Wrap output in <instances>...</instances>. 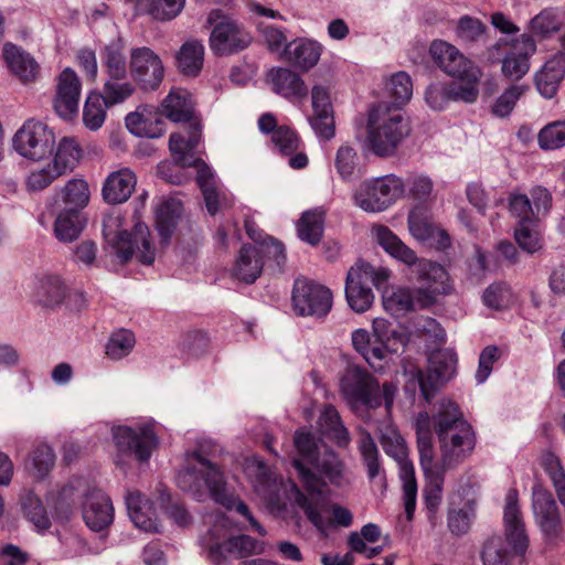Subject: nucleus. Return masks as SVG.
Returning a JSON list of instances; mask_svg holds the SVG:
<instances>
[{
  "label": "nucleus",
  "mask_w": 565,
  "mask_h": 565,
  "mask_svg": "<svg viewBox=\"0 0 565 565\" xmlns=\"http://www.w3.org/2000/svg\"><path fill=\"white\" fill-rule=\"evenodd\" d=\"M360 158L354 147L342 145L335 156V168L343 180H350L359 166Z\"/></svg>",
  "instance_id": "e2e57ef3"
},
{
  "label": "nucleus",
  "mask_w": 565,
  "mask_h": 565,
  "mask_svg": "<svg viewBox=\"0 0 565 565\" xmlns=\"http://www.w3.org/2000/svg\"><path fill=\"white\" fill-rule=\"evenodd\" d=\"M311 106L313 115L309 122L316 136L330 140L335 136L333 107L329 88L323 85H315L311 88Z\"/></svg>",
  "instance_id": "a211bd4d"
},
{
  "label": "nucleus",
  "mask_w": 565,
  "mask_h": 565,
  "mask_svg": "<svg viewBox=\"0 0 565 565\" xmlns=\"http://www.w3.org/2000/svg\"><path fill=\"white\" fill-rule=\"evenodd\" d=\"M127 129L137 138L158 139L166 131V121L153 107L141 105L125 118Z\"/></svg>",
  "instance_id": "aec40b11"
},
{
  "label": "nucleus",
  "mask_w": 565,
  "mask_h": 565,
  "mask_svg": "<svg viewBox=\"0 0 565 565\" xmlns=\"http://www.w3.org/2000/svg\"><path fill=\"white\" fill-rule=\"evenodd\" d=\"M434 429L439 443V460L434 461L433 438L417 439L419 465L426 478L440 491L444 475L456 467L459 449V407L455 402L443 399L434 415Z\"/></svg>",
  "instance_id": "20e7f679"
},
{
  "label": "nucleus",
  "mask_w": 565,
  "mask_h": 565,
  "mask_svg": "<svg viewBox=\"0 0 565 565\" xmlns=\"http://www.w3.org/2000/svg\"><path fill=\"white\" fill-rule=\"evenodd\" d=\"M66 288L62 280L55 276H45L40 279L36 288V299L44 307H55L63 302Z\"/></svg>",
  "instance_id": "c03bdc74"
},
{
  "label": "nucleus",
  "mask_w": 565,
  "mask_h": 565,
  "mask_svg": "<svg viewBox=\"0 0 565 565\" xmlns=\"http://www.w3.org/2000/svg\"><path fill=\"white\" fill-rule=\"evenodd\" d=\"M263 259L258 248L252 245H243L236 259L234 275L247 282H254L262 274Z\"/></svg>",
  "instance_id": "c9c22d12"
},
{
  "label": "nucleus",
  "mask_w": 565,
  "mask_h": 565,
  "mask_svg": "<svg viewBox=\"0 0 565 565\" xmlns=\"http://www.w3.org/2000/svg\"><path fill=\"white\" fill-rule=\"evenodd\" d=\"M324 212L321 209H313L302 213L297 222L298 237L315 246L323 234Z\"/></svg>",
  "instance_id": "79ce46f5"
},
{
  "label": "nucleus",
  "mask_w": 565,
  "mask_h": 565,
  "mask_svg": "<svg viewBox=\"0 0 565 565\" xmlns=\"http://www.w3.org/2000/svg\"><path fill=\"white\" fill-rule=\"evenodd\" d=\"M177 67L186 76H196L204 62V45L198 40H190L182 44L177 55Z\"/></svg>",
  "instance_id": "e433bc0d"
},
{
  "label": "nucleus",
  "mask_w": 565,
  "mask_h": 565,
  "mask_svg": "<svg viewBox=\"0 0 565 565\" xmlns=\"http://www.w3.org/2000/svg\"><path fill=\"white\" fill-rule=\"evenodd\" d=\"M383 450L393 458L398 466V476L403 483L405 513L408 520L413 519L416 508L417 482L415 468L408 459V450L404 438L392 426L381 433L380 438Z\"/></svg>",
  "instance_id": "9b49d317"
},
{
  "label": "nucleus",
  "mask_w": 565,
  "mask_h": 565,
  "mask_svg": "<svg viewBox=\"0 0 565 565\" xmlns=\"http://www.w3.org/2000/svg\"><path fill=\"white\" fill-rule=\"evenodd\" d=\"M532 505L541 530L547 536H556L561 529V520L552 493L541 487L534 488Z\"/></svg>",
  "instance_id": "b1692460"
},
{
  "label": "nucleus",
  "mask_w": 565,
  "mask_h": 565,
  "mask_svg": "<svg viewBox=\"0 0 565 565\" xmlns=\"http://www.w3.org/2000/svg\"><path fill=\"white\" fill-rule=\"evenodd\" d=\"M107 106L109 105L100 94L92 93L87 96L83 110V121L86 128L97 130L103 126Z\"/></svg>",
  "instance_id": "603ef678"
},
{
  "label": "nucleus",
  "mask_w": 565,
  "mask_h": 565,
  "mask_svg": "<svg viewBox=\"0 0 565 565\" xmlns=\"http://www.w3.org/2000/svg\"><path fill=\"white\" fill-rule=\"evenodd\" d=\"M429 55L441 72L452 78L457 77L459 74V51L455 45L444 40H435L429 46Z\"/></svg>",
  "instance_id": "ea45409f"
},
{
  "label": "nucleus",
  "mask_w": 565,
  "mask_h": 565,
  "mask_svg": "<svg viewBox=\"0 0 565 565\" xmlns=\"http://www.w3.org/2000/svg\"><path fill=\"white\" fill-rule=\"evenodd\" d=\"M136 90V86L125 79L108 78L103 88L102 97L109 105L121 104Z\"/></svg>",
  "instance_id": "bf43d9fd"
},
{
  "label": "nucleus",
  "mask_w": 565,
  "mask_h": 565,
  "mask_svg": "<svg viewBox=\"0 0 565 565\" xmlns=\"http://www.w3.org/2000/svg\"><path fill=\"white\" fill-rule=\"evenodd\" d=\"M2 55L10 71L22 83L29 84L39 79L41 67L30 53L12 43H6Z\"/></svg>",
  "instance_id": "393cba45"
},
{
  "label": "nucleus",
  "mask_w": 565,
  "mask_h": 565,
  "mask_svg": "<svg viewBox=\"0 0 565 565\" xmlns=\"http://www.w3.org/2000/svg\"><path fill=\"white\" fill-rule=\"evenodd\" d=\"M129 74L140 89L153 92L163 82L164 65L151 47L136 46L129 52Z\"/></svg>",
  "instance_id": "2eb2a0df"
},
{
  "label": "nucleus",
  "mask_w": 565,
  "mask_h": 565,
  "mask_svg": "<svg viewBox=\"0 0 565 565\" xmlns=\"http://www.w3.org/2000/svg\"><path fill=\"white\" fill-rule=\"evenodd\" d=\"M377 243L395 259L412 267V274L419 288H396L383 296V306L393 316H403L416 308H428L436 302L438 295L449 294L451 285L446 269L439 264L418 258L416 253L405 245L388 227L380 225L374 228Z\"/></svg>",
  "instance_id": "f03ea898"
},
{
  "label": "nucleus",
  "mask_w": 565,
  "mask_h": 565,
  "mask_svg": "<svg viewBox=\"0 0 565 565\" xmlns=\"http://www.w3.org/2000/svg\"><path fill=\"white\" fill-rule=\"evenodd\" d=\"M198 143H169L174 163L181 168L193 167L196 169V179L203 168L211 169L196 151Z\"/></svg>",
  "instance_id": "3c124183"
},
{
  "label": "nucleus",
  "mask_w": 565,
  "mask_h": 565,
  "mask_svg": "<svg viewBox=\"0 0 565 565\" xmlns=\"http://www.w3.org/2000/svg\"><path fill=\"white\" fill-rule=\"evenodd\" d=\"M55 455L46 444L38 445L30 455L29 469L38 478H43L54 467Z\"/></svg>",
  "instance_id": "13d9d810"
},
{
  "label": "nucleus",
  "mask_w": 565,
  "mask_h": 565,
  "mask_svg": "<svg viewBox=\"0 0 565 565\" xmlns=\"http://www.w3.org/2000/svg\"><path fill=\"white\" fill-rule=\"evenodd\" d=\"M294 444L297 456L294 458L292 465L306 490L302 492L294 484L296 505L303 511L308 521L318 531L323 532L328 527L329 522L324 519L323 513L329 509L335 525L349 527L353 521L351 511L338 503L329 504L323 492L327 482L337 488L350 483L345 463L322 440L317 439L309 431L297 430Z\"/></svg>",
  "instance_id": "f257e3e1"
},
{
  "label": "nucleus",
  "mask_w": 565,
  "mask_h": 565,
  "mask_svg": "<svg viewBox=\"0 0 565 565\" xmlns=\"http://www.w3.org/2000/svg\"><path fill=\"white\" fill-rule=\"evenodd\" d=\"M503 529V534H492L483 541L480 550L482 565H515L525 555L529 536L515 489L505 494Z\"/></svg>",
  "instance_id": "423d86ee"
},
{
  "label": "nucleus",
  "mask_w": 565,
  "mask_h": 565,
  "mask_svg": "<svg viewBox=\"0 0 565 565\" xmlns=\"http://www.w3.org/2000/svg\"><path fill=\"white\" fill-rule=\"evenodd\" d=\"M206 21L212 26L210 47L217 55L236 53L252 42L249 32L238 21L218 10L211 11Z\"/></svg>",
  "instance_id": "ddd939ff"
},
{
  "label": "nucleus",
  "mask_w": 565,
  "mask_h": 565,
  "mask_svg": "<svg viewBox=\"0 0 565 565\" xmlns=\"http://www.w3.org/2000/svg\"><path fill=\"white\" fill-rule=\"evenodd\" d=\"M196 182L210 215H215L218 211L232 206V195L218 183L212 169L203 168Z\"/></svg>",
  "instance_id": "bb28decb"
},
{
  "label": "nucleus",
  "mask_w": 565,
  "mask_h": 565,
  "mask_svg": "<svg viewBox=\"0 0 565 565\" xmlns=\"http://www.w3.org/2000/svg\"><path fill=\"white\" fill-rule=\"evenodd\" d=\"M386 88L394 99V105L403 106L407 104L413 96V82L411 76L403 71L396 72L388 78Z\"/></svg>",
  "instance_id": "864d4df0"
},
{
  "label": "nucleus",
  "mask_w": 565,
  "mask_h": 565,
  "mask_svg": "<svg viewBox=\"0 0 565 565\" xmlns=\"http://www.w3.org/2000/svg\"><path fill=\"white\" fill-rule=\"evenodd\" d=\"M22 507L25 516L39 531L47 530L51 525L50 519L41 500L33 493H28L22 499Z\"/></svg>",
  "instance_id": "052dcab7"
},
{
  "label": "nucleus",
  "mask_w": 565,
  "mask_h": 565,
  "mask_svg": "<svg viewBox=\"0 0 565 565\" xmlns=\"http://www.w3.org/2000/svg\"><path fill=\"white\" fill-rule=\"evenodd\" d=\"M177 482L182 491L191 493L198 501H202L207 491L215 503L226 510H235L259 535H266V530L256 521L248 507L230 490L220 467L206 458L202 450L188 456L184 468L178 473Z\"/></svg>",
  "instance_id": "7ed1b4c3"
},
{
  "label": "nucleus",
  "mask_w": 565,
  "mask_h": 565,
  "mask_svg": "<svg viewBox=\"0 0 565 565\" xmlns=\"http://www.w3.org/2000/svg\"><path fill=\"white\" fill-rule=\"evenodd\" d=\"M245 472L257 494L266 503L275 505L279 500V484L267 465L257 458H252L246 462Z\"/></svg>",
  "instance_id": "5701e85b"
},
{
  "label": "nucleus",
  "mask_w": 565,
  "mask_h": 565,
  "mask_svg": "<svg viewBox=\"0 0 565 565\" xmlns=\"http://www.w3.org/2000/svg\"><path fill=\"white\" fill-rule=\"evenodd\" d=\"M345 297L349 306L356 312L366 311L374 300L370 284L353 267L347 274Z\"/></svg>",
  "instance_id": "473e14b6"
},
{
  "label": "nucleus",
  "mask_w": 565,
  "mask_h": 565,
  "mask_svg": "<svg viewBox=\"0 0 565 565\" xmlns=\"http://www.w3.org/2000/svg\"><path fill=\"white\" fill-rule=\"evenodd\" d=\"M126 505L129 518L138 529L151 533L160 531L152 503L143 498L140 492H129L126 495Z\"/></svg>",
  "instance_id": "c85d7f7f"
},
{
  "label": "nucleus",
  "mask_w": 565,
  "mask_h": 565,
  "mask_svg": "<svg viewBox=\"0 0 565 565\" xmlns=\"http://www.w3.org/2000/svg\"><path fill=\"white\" fill-rule=\"evenodd\" d=\"M196 182L210 215H215L218 211L232 206V195L218 183L212 169L203 168Z\"/></svg>",
  "instance_id": "a878e982"
},
{
  "label": "nucleus",
  "mask_w": 565,
  "mask_h": 565,
  "mask_svg": "<svg viewBox=\"0 0 565 565\" xmlns=\"http://www.w3.org/2000/svg\"><path fill=\"white\" fill-rule=\"evenodd\" d=\"M358 138L365 141H403L411 134L407 118L391 110L386 103L372 106L366 117L355 121Z\"/></svg>",
  "instance_id": "9d476101"
},
{
  "label": "nucleus",
  "mask_w": 565,
  "mask_h": 565,
  "mask_svg": "<svg viewBox=\"0 0 565 565\" xmlns=\"http://www.w3.org/2000/svg\"><path fill=\"white\" fill-rule=\"evenodd\" d=\"M340 391L352 408L358 406L376 408L384 401L385 407L390 409L396 386L386 382L381 390L380 383L371 373L360 366L350 365L340 380Z\"/></svg>",
  "instance_id": "1a4fd4ad"
},
{
  "label": "nucleus",
  "mask_w": 565,
  "mask_h": 565,
  "mask_svg": "<svg viewBox=\"0 0 565 565\" xmlns=\"http://www.w3.org/2000/svg\"><path fill=\"white\" fill-rule=\"evenodd\" d=\"M514 301V294L507 281H494L482 294L483 305L493 310L509 308Z\"/></svg>",
  "instance_id": "a18cd8bd"
},
{
  "label": "nucleus",
  "mask_w": 565,
  "mask_h": 565,
  "mask_svg": "<svg viewBox=\"0 0 565 565\" xmlns=\"http://www.w3.org/2000/svg\"><path fill=\"white\" fill-rule=\"evenodd\" d=\"M359 451L362 457L363 463L367 470L370 480H374L384 473L380 461V452L377 446L367 431H362L359 440Z\"/></svg>",
  "instance_id": "de8ad7c7"
},
{
  "label": "nucleus",
  "mask_w": 565,
  "mask_h": 565,
  "mask_svg": "<svg viewBox=\"0 0 565 565\" xmlns=\"http://www.w3.org/2000/svg\"><path fill=\"white\" fill-rule=\"evenodd\" d=\"M83 519L93 531L107 529L114 520V507L110 499L102 490H90L83 503Z\"/></svg>",
  "instance_id": "412c9836"
},
{
  "label": "nucleus",
  "mask_w": 565,
  "mask_h": 565,
  "mask_svg": "<svg viewBox=\"0 0 565 565\" xmlns=\"http://www.w3.org/2000/svg\"><path fill=\"white\" fill-rule=\"evenodd\" d=\"M543 466L553 482L559 502L565 505V471L559 460L553 455H548L544 459Z\"/></svg>",
  "instance_id": "774afa93"
},
{
  "label": "nucleus",
  "mask_w": 565,
  "mask_h": 565,
  "mask_svg": "<svg viewBox=\"0 0 565 565\" xmlns=\"http://www.w3.org/2000/svg\"><path fill=\"white\" fill-rule=\"evenodd\" d=\"M12 147L24 159L41 166L25 178L28 192L46 189L58 177L73 171L83 156L78 143H12Z\"/></svg>",
  "instance_id": "39448f33"
},
{
  "label": "nucleus",
  "mask_w": 565,
  "mask_h": 565,
  "mask_svg": "<svg viewBox=\"0 0 565 565\" xmlns=\"http://www.w3.org/2000/svg\"><path fill=\"white\" fill-rule=\"evenodd\" d=\"M565 75V57L558 53L551 56L535 75V84L542 96L552 98Z\"/></svg>",
  "instance_id": "c756f323"
},
{
  "label": "nucleus",
  "mask_w": 565,
  "mask_h": 565,
  "mask_svg": "<svg viewBox=\"0 0 565 565\" xmlns=\"http://www.w3.org/2000/svg\"><path fill=\"white\" fill-rule=\"evenodd\" d=\"M194 113V102L186 89L172 88L161 102V114L173 122L183 121Z\"/></svg>",
  "instance_id": "f704fd0d"
},
{
  "label": "nucleus",
  "mask_w": 565,
  "mask_h": 565,
  "mask_svg": "<svg viewBox=\"0 0 565 565\" xmlns=\"http://www.w3.org/2000/svg\"><path fill=\"white\" fill-rule=\"evenodd\" d=\"M456 356L454 354L438 351L431 354L429 359V367L427 375L422 372L418 375L420 391L425 398L428 401L430 392L435 387L451 379L456 372Z\"/></svg>",
  "instance_id": "4be33fe9"
},
{
  "label": "nucleus",
  "mask_w": 565,
  "mask_h": 565,
  "mask_svg": "<svg viewBox=\"0 0 565 565\" xmlns=\"http://www.w3.org/2000/svg\"><path fill=\"white\" fill-rule=\"evenodd\" d=\"M403 180L395 174L366 179L354 192V203L367 213L387 210L404 192Z\"/></svg>",
  "instance_id": "f8f14e48"
},
{
  "label": "nucleus",
  "mask_w": 565,
  "mask_h": 565,
  "mask_svg": "<svg viewBox=\"0 0 565 565\" xmlns=\"http://www.w3.org/2000/svg\"><path fill=\"white\" fill-rule=\"evenodd\" d=\"M182 211V203L177 198H163L157 205L156 225L162 244L169 243Z\"/></svg>",
  "instance_id": "72a5a7b5"
},
{
  "label": "nucleus",
  "mask_w": 565,
  "mask_h": 565,
  "mask_svg": "<svg viewBox=\"0 0 565 565\" xmlns=\"http://www.w3.org/2000/svg\"><path fill=\"white\" fill-rule=\"evenodd\" d=\"M514 239L525 253L533 255L543 248V237L533 222H519L514 230Z\"/></svg>",
  "instance_id": "09e8293b"
},
{
  "label": "nucleus",
  "mask_w": 565,
  "mask_h": 565,
  "mask_svg": "<svg viewBox=\"0 0 565 565\" xmlns=\"http://www.w3.org/2000/svg\"><path fill=\"white\" fill-rule=\"evenodd\" d=\"M562 25L561 13L552 8L542 10L530 22L531 32L537 36H548L559 30Z\"/></svg>",
  "instance_id": "5fc2aeb1"
},
{
  "label": "nucleus",
  "mask_w": 565,
  "mask_h": 565,
  "mask_svg": "<svg viewBox=\"0 0 565 565\" xmlns=\"http://www.w3.org/2000/svg\"><path fill=\"white\" fill-rule=\"evenodd\" d=\"M136 343L131 331L121 329L114 332L106 345V354L109 359L118 361L130 354Z\"/></svg>",
  "instance_id": "4d7b16f0"
},
{
  "label": "nucleus",
  "mask_w": 565,
  "mask_h": 565,
  "mask_svg": "<svg viewBox=\"0 0 565 565\" xmlns=\"http://www.w3.org/2000/svg\"><path fill=\"white\" fill-rule=\"evenodd\" d=\"M200 544L207 558L221 565L228 558H244L263 552L262 545L246 534H235L230 520L217 515L215 522L201 536Z\"/></svg>",
  "instance_id": "6e6552de"
},
{
  "label": "nucleus",
  "mask_w": 565,
  "mask_h": 565,
  "mask_svg": "<svg viewBox=\"0 0 565 565\" xmlns=\"http://www.w3.org/2000/svg\"><path fill=\"white\" fill-rule=\"evenodd\" d=\"M459 97V85L454 79L449 84H431L425 92L427 105L435 110H443L451 100Z\"/></svg>",
  "instance_id": "49530a36"
},
{
  "label": "nucleus",
  "mask_w": 565,
  "mask_h": 565,
  "mask_svg": "<svg viewBox=\"0 0 565 565\" xmlns=\"http://www.w3.org/2000/svg\"><path fill=\"white\" fill-rule=\"evenodd\" d=\"M136 183L137 178L130 169L122 168L114 171L106 178L103 184V198L109 204L124 203L132 194Z\"/></svg>",
  "instance_id": "cd10ccee"
},
{
  "label": "nucleus",
  "mask_w": 565,
  "mask_h": 565,
  "mask_svg": "<svg viewBox=\"0 0 565 565\" xmlns=\"http://www.w3.org/2000/svg\"><path fill=\"white\" fill-rule=\"evenodd\" d=\"M481 68L461 55V102L473 103L479 95Z\"/></svg>",
  "instance_id": "37998d69"
},
{
  "label": "nucleus",
  "mask_w": 565,
  "mask_h": 565,
  "mask_svg": "<svg viewBox=\"0 0 565 565\" xmlns=\"http://www.w3.org/2000/svg\"><path fill=\"white\" fill-rule=\"evenodd\" d=\"M103 234L121 264L128 263L134 256L143 265L154 262L156 248L145 223H136L132 233H128L122 228L120 215H106L103 220Z\"/></svg>",
  "instance_id": "0eeeda50"
},
{
  "label": "nucleus",
  "mask_w": 565,
  "mask_h": 565,
  "mask_svg": "<svg viewBox=\"0 0 565 565\" xmlns=\"http://www.w3.org/2000/svg\"><path fill=\"white\" fill-rule=\"evenodd\" d=\"M499 47L507 46L505 55L502 60V73L510 79L522 78L530 68L529 57L535 52L536 44L529 34L508 41H500Z\"/></svg>",
  "instance_id": "f3484780"
},
{
  "label": "nucleus",
  "mask_w": 565,
  "mask_h": 565,
  "mask_svg": "<svg viewBox=\"0 0 565 565\" xmlns=\"http://www.w3.org/2000/svg\"><path fill=\"white\" fill-rule=\"evenodd\" d=\"M81 95V82L76 73L66 67L58 76L54 109L56 114L71 120L78 114V102Z\"/></svg>",
  "instance_id": "6ab92c4d"
},
{
  "label": "nucleus",
  "mask_w": 565,
  "mask_h": 565,
  "mask_svg": "<svg viewBox=\"0 0 565 565\" xmlns=\"http://www.w3.org/2000/svg\"><path fill=\"white\" fill-rule=\"evenodd\" d=\"M320 55V44L311 40H295L284 47L285 60L305 71L313 67L318 63Z\"/></svg>",
  "instance_id": "2f4dec72"
},
{
  "label": "nucleus",
  "mask_w": 565,
  "mask_h": 565,
  "mask_svg": "<svg viewBox=\"0 0 565 565\" xmlns=\"http://www.w3.org/2000/svg\"><path fill=\"white\" fill-rule=\"evenodd\" d=\"M258 128L264 134L273 132L271 141H297V134L288 126H277L273 114L266 113L258 118Z\"/></svg>",
  "instance_id": "0e129e2a"
},
{
  "label": "nucleus",
  "mask_w": 565,
  "mask_h": 565,
  "mask_svg": "<svg viewBox=\"0 0 565 565\" xmlns=\"http://www.w3.org/2000/svg\"><path fill=\"white\" fill-rule=\"evenodd\" d=\"M113 438L120 454L132 455L139 461H148L159 443L154 425L151 422H146L135 427H114Z\"/></svg>",
  "instance_id": "4468645a"
},
{
  "label": "nucleus",
  "mask_w": 565,
  "mask_h": 565,
  "mask_svg": "<svg viewBox=\"0 0 565 565\" xmlns=\"http://www.w3.org/2000/svg\"><path fill=\"white\" fill-rule=\"evenodd\" d=\"M408 228L415 239L427 243L434 238L437 226L424 216L420 211L414 210L408 215Z\"/></svg>",
  "instance_id": "338daca9"
},
{
  "label": "nucleus",
  "mask_w": 565,
  "mask_h": 565,
  "mask_svg": "<svg viewBox=\"0 0 565 565\" xmlns=\"http://www.w3.org/2000/svg\"><path fill=\"white\" fill-rule=\"evenodd\" d=\"M332 292L327 287L305 278L295 280L294 310L299 316L326 317L332 307Z\"/></svg>",
  "instance_id": "dca6fc26"
},
{
  "label": "nucleus",
  "mask_w": 565,
  "mask_h": 565,
  "mask_svg": "<svg viewBox=\"0 0 565 565\" xmlns=\"http://www.w3.org/2000/svg\"><path fill=\"white\" fill-rule=\"evenodd\" d=\"M64 202L72 204V209L81 211L89 201V189L86 181L82 179H72L62 189Z\"/></svg>",
  "instance_id": "680f3d73"
},
{
  "label": "nucleus",
  "mask_w": 565,
  "mask_h": 565,
  "mask_svg": "<svg viewBox=\"0 0 565 565\" xmlns=\"http://www.w3.org/2000/svg\"><path fill=\"white\" fill-rule=\"evenodd\" d=\"M54 131L43 121L29 119L15 132L12 141H55Z\"/></svg>",
  "instance_id": "6e6d98bb"
},
{
  "label": "nucleus",
  "mask_w": 565,
  "mask_h": 565,
  "mask_svg": "<svg viewBox=\"0 0 565 565\" xmlns=\"http://www.w3.org/2000/svg\"><path fill=\"white\" fill-rule=\"evenodd\" d=\"M523 93L524 87L521 85H512L505 89L491 106L492 115L500 118L509 116Z\"/></svg>",
  "instance_id": "69168bd1"
},
{
  "label": "nucleus",
  "mask_w": 565,
  "mask_h": 565,
  "mask_svg": "<svg viewBox=\"0 0 565 565\" xmlns=\"http://www.w3.org/2000/svg\"><path fill=\"white\" fill-rule=\"evenodd\" d=\"M102 63L108 78L126 79L129 73V64L125 54V46L120 40L106 45L100 53Z\"/></svg>",
  "instance_id": "4c0bfd02"
},
{
  "label": "nucleus",
  "mask_w": 565,
  "mask_h": 565,
  "mask_svg": "<svg viewBox=\"0 0 565 565\" xmlns=\"http://www.w3.org/2000/svg\"><path fill=\"white\" fill-rule=\"evenodd\" d=\"M487 40V25L480 19L470 15L461 17V46L469 50L486 44Z\"/></svg>",
  "instance_id": "8fccbe9b"
},
{
  "label": "nucleus",
  "mask_w": 565,
  "mask_h": 565,
  "mask_svg": "<svg viewBox=\"0 0 565 565\" xmlns=\"http://www.w3.org/2000/svg\"><path fill=\"white\" fill-rule=\"evenodd\" d=\"M319 425L322 433L339 447L349 446L351 441L350 433L343 425L340 414L333 405H324L319 417Z\"/></svg>",
  "instance_id": "58836bf2"
},
{
  "label": "nucleus",
  "mask_w": 565,
  "mask_h": 565,
  "mask_svg": "<svg viewBox=\"0 0 565 565\" xmlns=\"http://www.w3.org/2000/svg\"><path fill=\"white\" fill-rule=\"evenodd\" d=\"M85 226V218L77 209L62 211L54 223V234L61 242L76 239Z\"/></svg>",
  "instance_id": "a19ab883"
},
{
  "label": "nucleus",
  "mask_w": 565,
  "mask_h": 565,
  "mask_svg": "<svg viewBox=\"0 0 565 565\" xmlns=\"http://www.w3.org/2000/svg\"><path fill=\"white\" fill-rule=\"evenodd\" d=\"M273 90L290 100L307 96L308 89L302 78L288 68H273L268 74Z\"/></svg>",
  "instance_id": "7c9ffc66"
}]
</instances>
